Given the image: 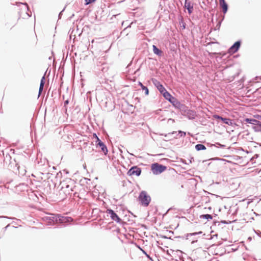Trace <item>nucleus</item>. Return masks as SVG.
<instances>
[{"mask_svg":"<svg viewBox=\"0 0 261 261\" xmlns=\"http://www.w3.org/2000/svg\"><path fill=\"white\" fill-rule=\"evenodd\" d=\"M138 199L141 204L144 206H147L151 201L150 196L145 191L140 192Z\"/></svg>","mask_w":261,"mask_h":261,"instance_id":"obj_1","label":"nucleus"},{"mask_svg":"<svg viewBox=\"0 0 261 261\" xmlns=\"http://www.w3.org/2000/svg\"><path fill=\"white\" fill-rule=\"evenodd\" d=\"M167 169L165 166L159 164L158 163H153L151 165V170L153 174L158 175L163 172Z\"/></svg>","mask_w":261,"mask_h":261,"instance_id":"obj_2","label":"nucleus"},{"mask_svg":"<svg viewBox=\"0 0 261 261\" xmlns=\"http://www.w3.org/2000/svg\"><path fill=\"white\" fill-rule=\"evenodd\" d=\"M141 173V169L137 166L132 167L127 172V175L129 176H138Z\"/></svg>","mask_w":261,"mask_h":261,"instance_id":"obj_3","label":"nucleus"},{"mask_svg":"<svg viewBox=\"0 0 261 261\" xmlns=\"http://www.w3.org/2000/svg\"><path fill=\"white\" fill-rule=\"evenodd\" d=\"M56 217V221H59V222L61 223L71 222L73 220L72 218L70 217H64L58 215Z\"/></svg>","mask_w":261,"mask_h":261,"instance_id":"obj_4","label":"nucleus"},{"mask_svg":"<svg viewBox=\"0 0 261 261\" xmlns=\"http://www.w3.org/2000/svg\"><path fill=\"white\" fill-rule=\"evenodd\" d=\"M106 213L110 215L111 219L116 221L117 222H120L121 221L120 218L118 216V215L112 210L110 209H108L107 210Z\"/></svg>","mask_w":261,"mask_h":261,"instance_id":"obj_5","label":"nucleus"},{"mask_svg":"<svg viewBox=\"0 0 261 261\" xmlns=\"http://www.w3.org/2000/svg\"><path fill=\"white\" fill-rule=\"evenodd\" d=\"M213 117L215 119H218L221 120L224 123L231 125L232 124V121L229 118H224L217 115H214Z\"/></svg>","mask_w":261,"mask_h":261,"instance_id":"obj_6","label":"nucleus"},{"mask_svg":"<svg viewBox=\"0 0 261 261\" xmlns=\"http://www.w3.org/2000/svg\"><path fill=\"white\" fill-rule=\"evenodd\" d=\"M72 191V188L70 187L69 185H66L65 187L63 186H62V188L60 190L61 193H63L65 194V195H69L71 194Z\"/></svg>","mask_w":261,"mask_h":261,"instance_id":"obj_7","label":"nucleus"},{"mask_svg":"<svg viewBox=\"0 0 261 261\" xmlns=\"http://www.w3.org/2000/svg\"><path fill=\"white\" fill-rule=\"evenodd\" d=\"M240 46V42L237 41L229 49V53L233 54L238 51Z\"/></svg>","mask_w":261,"mask_h":261,"instance_id":"obj_8","label":"nucleus"},{"mask_svg":"<svg viewBox=\"0 0 261 261\" xmlns=\"http://www.w3.org/2000/svg\"><path fill=\"white\" fill-rule=\"evenodd\" d=\"M220 5L222 9V12L226 13L227 11L228 6L225 0H219Z\"/></svg>","mask_w":261,"mask_h":261,"instance_id":"obj_9","label":"nucleus"},{"mask_svg":"<svg viewBox=\"0 0 261 261\" xmlns=\"http://www.w3.org/2000/svg\"><path fill=\"white\" fill-rule=\"evenodd\" d=\"M185 7L188 10L189 14H191L193 10V5L190 2H188L186 0Z\"/></svg>","mask_w":261,"mask_h":261,"instance_id":"obj_10","label":"nucleus"},{"mask_svg":"<svg viewBox=\"0 0 261 261\" xmlns=\"http://www.w3.org/2000/svg\"><path fill=\"white\" fill-rule=\"evenodd\" d=\"M156 87L160 91V92L163 94L165 93L167 90L164 87V86L161 84L159 82H158L156 84Z\"/></svg>","mask_w":261,"mask_h":261,"instance_id":"obj_11","label":"nucleus"},{"mask_svg":"<svg viewBox=\"0 0 261 261\" xmlns=\"http://www.w3.org/2000/svg\"><path fill=\"white\" fill-rule=\"evenodd\" d=\"M152 47H153V51L154 54H155L159 56H162L163 51L159 49L154 45H153Z\"/></svg>","mask_w":261,"mask_h":261,"instance_id":"obj_12","label":"nucleus"},{"mask_svg":"<svg viewBox=\"0 0 261 261\" xmlns=\"http://www.w3.org/2000/svg\"><path fill=\"white\" fill-rule=\"evenodd\" d=\"M45 84V76L44 75L42 77L40 82V85L39 87V94L41 93L42 91L43 90V87Z\"/></svg>","mask_w":261,"mask_h":261,"instance_id":"obj_13","label":"nucleus"},{"mask_svg":"<svg viewBox=\"0 0 261 261\" xmlns=\"http://www.w3.org/2000/svg\"><path fill=\"white\" fill-rule=\"evenodd\" d=\"M99 146L101 148V151H102L105 154H106L108 152V149L106 146L103 144V143H100V145Z\"/></svg>","mask_w":261,"mask_h":261,"instance_id":"obj_14","label":"nucleus"},{"mask_svg":"<svg viewBox=\"0 0 261 261\" xmlns=\"http://www.w3.org/2000/svg\"><path fill=\"white\" fill-rule=\"evenodd\" d=\"M245 121H246V122H247L249 123H250V124H254L255 126L256 125V124H258V121L255 119H253L247 118V119H246Z\"/></svg>","mask_w":261,"mask_h":261,"instance_id":"obj_15","label":"nucleus"},{"mask_svg":"<svg viewBox=\"0 0 261 261\" xmlns=\"http://www.w3.org/2000/svg\"><path fill=\"white\" fill-rule=\"evenodd\" d=\"M164 97L169 101L172 99L173 96L167 91L163 94Z\"/></svg>","mask_w":261,"mask_h":261,"instance_id":"obj_16","label":"nucleus"},{"mask_svg":"<svg viewBox=\"0 0 261 261\" xmlns=\"http://www.w3.org/2000/svg\"><path fill=\"white\" fill-rule=\"evenodd\" d=\"M195 148L198 151L206 149L205 146L204 145L201 144L196 145L195 146Z\"/></svg>","mask_w":261,"mask_h":261,"instance_id":"obj_17","label":"nucleus"},{"mask_svg":"<svg viewBox=\"0 0 261 261\" xmlns=\"http://www.w3.org/2000/svg\"><path fill=\"white\" fill-rule=\"evenodd\" d=\"M139 84L141 87L142 90L145 91V94L148 95L149 93L148 88L144 86L141 82H139Z\"/></svg>","mask_w":261,"mask_h":261,"instance_id":"obj_18","label":"nucleus"},{"mask_svg":"<svg viewBox=\"0 0 261 261\" xmlns=\"http://www.w3.org/2000/svg\"><path fill=\"white\" fill-rule=\"evenodd\" d=\"M169 101L175 106L179 105L180 104L179 102L173 97H172V99H170V100H169Z\"/></svg>","mask_w":261,"mask_h":261,"instance_id":"obj_19","label":"nucleus"},{"mask_svg":"<svg viewBox=\"0 0 261 261\" xmlns=\"http://www.w3.org/2000/svg\"><path fill=\"white\" fill-rule=\"evenodd\" d=\"M254 128L256 131L261 132V122H259L258 121V124H256V125L254 126Z\"/></svg>","mask_w":261,"mask_h":261,"instance_id":"obj_20","label":"nucleus"},{"mask_svg":"<svg viewBox=\"0 0 261 261\" xmlns=\"http://www.w3.org/2000/svg\"><path fill=\"white\" fill-rule=\"evenodd\" d=\"M201 218H205V219H213V217L212 215H210V214H205V215H201L200 216Z\"/></svg>","mask_w":261,"mask_h":261,"instance_id":"obj_21","label":"nucleus"},{"mask_svg":"<svg viewBox=\"0 0 261 261\" xmlns=\"http://www.w3.org/2000/svg\"><path fill=\"white\" fill-rule=\"evenodd\" d=\"M96 1V0H85V5H87Z\"/></svg>","mask_w":261,"mask_h":261,"instance_id":"obj_22","label":"nucleus"},{"mask_svg":"<svg viewBox=\"0 0 261 261\" xmlns=\"http://www.w3.org/2000/svg\"><path fill=\"white\" fill-rule=\"evenodd\" d=\"M96 140H97L96 142H97V145L99 146L100 145V143H102L98 138H97V139Z\"/></svg>","mask_w":261,"mask_h":261,"instance_id":"obj_23","label":"nucleus"},{"mask_svg":"<svg viewBox=\"0 0 261 261\" xmlns=\"http://www.w3.org/2000/svg\"><path fill=\"white\" fill-rule=\"evenodd\" d=\"M93 137L95 138L96 139H97V138H98L95 134H93Z\"/></svg>","mask_w":261,"mask_h":261,"instance_id":"obj_24","label":"nucleus"},{"mask_svg":"<svg viewBox=\"0 0 261 261\" xmlns=\"http://www.w3.org/2000/svg\"><path fill=\"white\" fill-rule=\"evenodd\" d=\"M179 133H182V134H184V136H185V135H186V133H185V132H181V131H179Z\"/></svg>","mask_w":261,"mask_h":261,"instance_id":"obj_25","label":"nucleus"},{"mask_svg":"<svg viewBox=\"0 0 261 261\" xmlns=\"http://www.w3.org/2000/svg\"><path fill=\"white\" fill-rule=\"evenodd\" d=\"M182 27H183L184 29H185V25H182Z\"/></svg>","mask_w":261,"mask_h":261,"instance_id":"obj_26","label":"nucleus"},{"mask_svg":"<svg viewBox=\"0 0 261 261\" xmlns=\"http://www.w3.org/2000/svg\"><path fill=\"white\" fill-rule=\"evenodd\" d=\"M65 103H68V101H67H67H65Z\"/></svg>","mask_w":261,"mask_h":261,"instance_id":"obj_27","label":"nucleus"}]
</instances>
